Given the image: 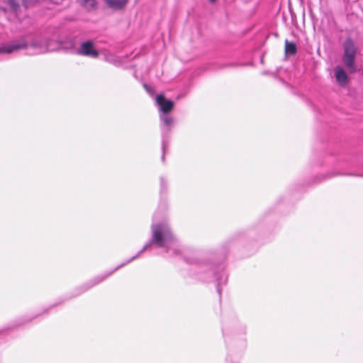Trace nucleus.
<instances>
[{
    "mask_svg": "<svg viewBox=\"0 0 363 363\" xmlns=\"http://www.w3.org/2000/svg\"><path fill=\"white\" fill-rule=\"evenodd\" d=\"M344 54L342 60L345 65L350 72L354 73L357 72V66L355 63V57L357 49L353 40L347 38L343 45Z\"/></svg>",
    "mask_w": 363,
    "mask_h": 363,
    "instance_id": "f257e3e1",
    "label": "nucleus"
},
{
    "mask_svg": "<svg viewBox=\"0 0 363 363\" xmlns=\"http://www.w3.org/2000/svg\"><path fill=\"white\" fill-rule=\"evenodd\" d=\"M169 234V229L164 225H157L154 226L152 230V242L157 246L162 247L165 236Z\"/></svg>",
    "mask_w": 363,
    "mask_h": 363,
    "instance_id": "f03ea898",
    "label": "nucleus"
},
{
    "mask_svg": "<svg viewBox=\"0 0 363 363\" xmlns=\"http://www.w3.org/2000/svg\"><path fill=\"white\" fill-rule=\"evenodd\" d=\"M156 103L160 106V111L164 114L170 113L174 106V102L167 99L162 94L157 96Z\"/></svg>",
    "mask_w": 363,
    "mask_h": 363,
    "instance_id": "7ed1b4c3",
    "label": "nucleus"
},
{
    "mask_svg": "<svg viewBox=\"0 0 363 363\" xmlns=\"http://www.w3.org/2000/svg\"><path fill=\"white\" fill-rule=\"evenodd\" d=\"M78 53L93 58H96L99 56V52L94 48V44L91 41L83 43Z\"/></svg>",
    "mask_w": 363,
    "mask_h": 363,
    "instance_id": "20e7f679",
    "label": "nucleus"
},
{
    "mask_svg": "<svg viewBox=\"0 0 363 363\" xmlns=\"http://www.w3.org/2000/svg\"><path fill=\"white\" fill-rule=\"evenodd\" d=\"M37 0H8L13 11L17 12L21 6L27 9L33 5Z\"/></svg>",
    "mask_w": 363,
    "mask_h": 363,
    "instance_id": "39448f33",
    "label": "nucleus"
},
{
    "mask_svg": "<svg viewBox=\"0 0 363 363\" xmlns=\"http://www.w3.org/2000/svg\"><path fill=\"white\" fill-rule=\"evenodd\" d=\"M106 6L115 11L123 9L129 0H104Z\"/></svg>",
    "mask_w": 363,
    "mask_h": 363,
    "instance_id": "423d86ee",
    "label": "nucleus"
},
{
    "mask_svg": "<svg viewBox=\"0 0 363 363\" xmlns=\"http://www.w3.org/2000/svg\"><path fill=\"white\" fill-rule=\"evenodd\" d=\"M26 48L27 44L26 43L11 44L1 47L0 53H11L13 51L24 49Z\"/></svg>",
    "mask_w": 363,
    "mask_h": 363,
    "instance_id": "0eeeda50",
    "label": "nucleus"
},
{
    "mask_svg": "<svg viewBox=\"0 0 363 363\" xmlns=\"http://www.w3.org/2000/svg\"><path fill=\"white\" fill-rule=\"evenodd\" d=\"M337 82L341 85H345L348 81V77L346 72L341 67H337L335 72Z\"/></svg>",
    "mask_w": 363,
    "mask_h": 363,
    "instance_id": "6e6552de",
    "label": "nucleus"
},
{
    "mask_svg": "<svg viewBox=\"0 0 363 363\" xmlns=\"http://www.w3.org/2000/svg\"><path fill=\"white\" fill-rule=\"evenodd\" d=\"M284 52L286 55H295L297 52L296 45L293 42L286 40Z\"/></svg>",
    "mask_w": 363,
    "mask_h": 363,
    "instance_id": "1a4fd4ad",
    "label": "nucleus"
},
{
    "mask_svg": "<svg viewBox=\"0 0 363 363\" xmlns=\"http://www.w3.org/2000/svg\"><path fill=\"white\" fill-rule=\"evenodd\" d=\"M82 5L88 10H93L96 8L97 3L96 0H82Z\"/></svg>",
    "mask_w": 363,
    "mask_h": 363,
    "instance_id": "9d476101",
    "label": "nucleus"
},
{
    "mask_svg": "<svg viewBox=\"0 0 363 363\" xmlns=\"http://www.w3.org/2000/svg\"><path fill=\"white\" fill-rule=\"evenodd\" d=\"M164 123L165 125L169 127L172 124V118L169 116H165L163 119Z\"/></svg>",
    "mask_w": 363,
    "mask_h": 363,
    "instance_id": "9b49d317",
    "label": "nucleus"
},
{
    "mask_svg": "<svg viewBox=\"0 0 363 363\" xmlns=\"http://www.w3.org/2000/svg\"><path fill=\"white\" fill-rule=\"evenodd\" d=\"M143 87H144V88H145V89L147 92H149L150 94H154L155 91H154V89H153V88H152V87L150 86L149 85H147V84H145L143 85Z\"/></svg>",
    "mask_w": 363,
    "mask_h": 363,
    "instance_id": "f8f14e48",
    "label": "nucleus"
},
{
    "mask_svg": "<svg viewBox=\"0 0 363 363\" xmlns=\"http://www.w3.org/2000/svg\"><path fill=\"white\" fill-rule=\"evenodd\" d=\"M216 1V0H209V1H211V2H212V3L215 2Z\"/></svg>",
    "mask_w": 363,
    "mask_h": 363,
    "instance_id": "ddd939ff",
    "label": "nucleus"
}]
</instances>
